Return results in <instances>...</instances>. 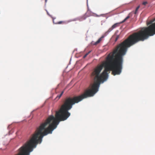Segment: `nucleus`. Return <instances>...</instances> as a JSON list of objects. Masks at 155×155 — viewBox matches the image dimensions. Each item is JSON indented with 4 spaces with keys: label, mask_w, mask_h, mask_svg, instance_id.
<instances>
[{
    "label": "nucleus",
    "mask_w": 155,
    "mask_h": 155,
    "mask_svg": "<svg viewBox=\"0 0 155 155\" xmlns=\"http://www.w3.org/2000/svg\"><path fill=\"white\" fill-rule=\"evenodd\" d=\"M145 40L138 31L131 35L119 44L113 52L108 54L106 61L94 69L91 76L94 78V81L91 88L86 90L80 95L66 98L59 110L56 112L55 117L51 115L47 119V127L48 126L47 130H54L60 121L67 120L71 115L68 111L72 108L73 105L84 99L93 96L98 91L101 83L107 79L108 71H112V73L114 75L120 74L123 68V57L125 54L127 48L139 41Z\"/></svg>",
    "instance_id": "obj_1"
},
{
    "label": "nucleus",
    "mask_w": 155,
    "mask_h": 155,
    "mask_svg": "<svg viewBox=\"0 0 155 155\" xmlns=\"http://www.w3.org/2000/svg\"><path fill=\"white\" fill-rule=\"evenodd\" d=\"M46 135V129H37L31 139L18 149V153L15 155H29L37 145L41 143L43 137Z\"/></svg>",
    "instance_id": "obj_2"
},
{
    "label": "nucleus",
    "mask_w": 155,
    "mask_h": 155,
    "mask_svg": "<svg viewBox=\"0 0 155 155\" xmlns=\"http://www.w3.org/2000/svg\"><path fill=\"white\" fill-rule=\"evenodd\" d=\"M155 21V19L150 21L148 25L151 24ZM145 39H147L149 36H153L155 34V22L147 27H144L138 31Z\"/></svg>",
    "instance_id": "obj_3"
},
{
    "label": "nucleus",
    "mask_w": 155,
    "mask_h": 155,
    "mask_svg": "<svg viewBox=\"0 0 155 155\" xmlns=\"http://www.w3.org/2000/svg\"><path fill=\"white\" fill-rule=\"evenodd\" d=\"M140 8V6H138L136 8L135 11L132 12L131 13H129V15L124 19V20L121 23H123L125 22L127 19L129 18L130 17V15H131V14L134 13L135 15L137 14L138 13V11Z\"/></svg>",
    "instance_id": "obj_4"
},
{
    "label": "nucleus",
    "mask_w": 155,
    "mask_h": 155,
    "mask_svg": "<svg viewBox=\"0 0 155 155\" xmlns=\"http://www.w3.org/2000/svg\"><path fill=\"white\" fill-rule=\"evenodd\" d=\"M88 12H87L84 15L80 17L79 20L81 21L82 20H85L87 17H88L89 15H88Z\"/></svg>",
    "instance_id": "obj_5"
},
{
    "label": "nucleus",
    "mask_w": 155,
    "mask_h": 155,
    "mask_svg": "<svg viewBox=\"0 0 155 155\" xmlns=\"http://www.w3.org/2000/svg\"><path fill=\"white\" fill-rule=\"evenodd\" d=\"M63 93L64 91H62L60 94L58 95L55 98V100H59L60 99V98L61 97L62 95H63Z\"/></svg>",
    "instance_id": "obj_6"
},
{
    "label": "nucleus",
    "mask_w": 155,
    "mask_h": 155,
    "mask_svg": "<svg viewBox=\"0 0 155 155\" xmlns=\"http://www.w3.org/2000/svg\"><path fill=\"white\" fill-rule=\"evenodd\" d=\"M103 38V37H101V38H100L94 44V45H96L98 43H99L102 40V38Z\"/></svg>",
    "instance_id": "obj_7"
},
{
    "label": "nucleus",
    "mask_w": 155,
    "mask_h": 155,
    "mask_svg": "<svg viewBox=\"0 0 155 155\" xmlns=\"http://www.w3.org/2000/svg\"><path fill=\"white\" fill-rule=\"evenodd\" d=\"M53 22L54 24H61L62 23H64V22L63 21H60L58 22L55 23L54 21V19H53Z\"/></svg>",
    "instance_id": "obj_8"
},
{
    "label": "nucleus",
    "mask_w": 155,
    "mask_h": 155,
    "mask_svg": "<svg viewBox=\"0 0 155 155\" xmlns=\"http://www.w3.org/2000/svg\"><path fill=\"white\" fill-rule=\"evenodd\" d=\"M118 25V23L115 24H114L112 26V28L113 29H114Z\"/></svg>",
    "instance_id": "obj_9"
},
{
    "label": "nucleus",
    "mask_w": 155,
    "mask_h": 155,
    "mask_svg": "<svg viewBox=\"0 0 155 155\" xmlns=\"http://www.w3.org/2000/svg\"><path fill=\"white\" fill-rule=\"evenodd\" d=\"M91 52V51H90L87 53L83 57L84 58H85L86 56Z\"/></svg>",
    "instance_id": "obj_10"
},
{
    "label": "nucleus",
    "mask_w": 155,
    "mask_h": 155,
    "mask_svg": "<svg viewBox=\"0 0 155 155\" xmlns=\"http://www.w3.org/2000/svg\"><path fill=\"white\" fill-rule=\"evenodd\" d=\"M113 29L112 28V27L110 28L107 31L108 32H110Z\"/></svg>",
    "instance_id": "obj_11"
},
{
    "label": "nucleus",
    "mask_w": 155,
    "mask_h": 155,
    "mask_svg": "<svg viewBox=\"0 0 155 155\" xmlns=\"http://www.w3.org/2000/svg\"><path fill=\"white\" fill-rule=\"evenodd\" d=\"M147 4V2H143L142 4L143 5H145Z\"/></svg>",
    "instance_id": "obj_12"
},
{
    "label": "nucleus",
    "mask_w": 155,
    "mask_h": 155,
    "mask_svg": "<svg viewBox=\"0 0 155 155\" xmlns=\"http://www.w3.org/2000/svg\"><path fill=\"white\" fill-rule=\"evenodd\" d=\"M118 38H119V36H117L116 38L115 41H117V39H118Z\"/></svg>",
    "instance_id": "obj_13"
},
{
    "label": "nucleus",
    "mask_w": 155,
    "mask_h": 155,
    "mask_svg": "<svg viewBox=\"0 0 155 155\" xmlns=\"http://www.w3.org/2000/svg\"><path fill=\"white\" fill-rule=\"evenodd\" d=\"M46 12H47V14H48V15H49V13H48V12L47 10H46Z\"/></svg>",
    "instance_id": "obj_14"
},
{
    "label": "nucleus",
    "mask_w": 155,
    "mask_h": 155,
    "mask_svg": "<svg viewBox=\"0 0 155 155\" xmlns=\"http://www.w3.org/2000/svg\"><path fill=\"white\" fill-rule=\"evenodd\" d=\"M45 0V2L46 3L47 2V0Z\"/></svg>",
    "instance_id": "obj_15"
}]
</instances>
